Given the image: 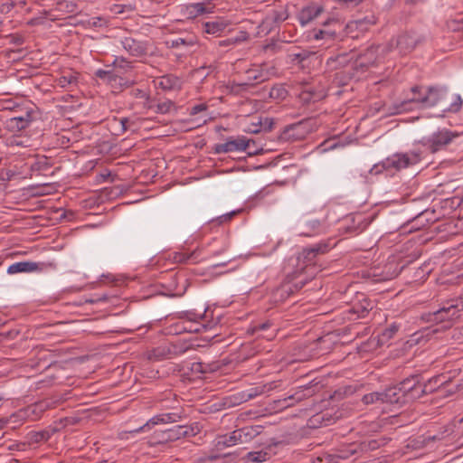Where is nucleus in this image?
I'll list each match as a JSON object with an SVG mask.
<instances>
[{"mask_svg":"<svg viewBox=\"0 0 463 463\" xmlns=\"http://www.w3.org/2000/svg\"><path fill=\"white\" fill-rule=\"evenodd\" d=\"M354 443L349 444L346 449L340 450L338 457L340 458H348L349 457L353 456L354 454L350 453L351 446Z\"/></svg>","mask_w":463,"mask_h":463,"instance_id":"obj_50","label":"nucleus"},{"mask_svg":"<svg viewBox=\"0 0 463 463\" xmlns=\"http://www.w3.org/2000/svg\"><path fill=\"white\" fill-rule=\"evenodd\" d=\"M420 161V155L414 151L407 153H396L383 160L380 164L374 165L376 173H379V167L387 171H400L411 165H414Z\"/></svg>","mask_w":463,"mask_h":463,"instance_id":"obj_6","label":"nucleus"},{"mask_svg":"<svg viewBox=\"0 0 463 463\" xmlns=\"http://www.w3.org/2000/svg\"><path fill=\"white\" fill-rule=\"evenodd\" d=\"M440 384L439 377H433L428 383L421 384L417 375H411L399 384L389 387L382 392L383 402L402 406L420 398L428 392H433Z\"/></svg>","mask_w":463,"mask_h":463,"instance_id":"obj_1","label":"nucleus"},{"mask_svg":"<svg viewBox=\"0 0 463 463\" xmlns=\"http://www.w3.org/2000/svg\"><path fill=\"white\" fill-rule=\"evenodd\" d=\"M130 96L136 99H148L147 92L141 89H132L129 92Z\"/></svg>","mask_w":463,"mask_h":463,"instance_id":"obj_46","label":"nucleus"},{"mask_svg":"<svg viewBox=\"0 0 463 463\" xmlns=\"http://www.w3.org/2000/svg\"><path fill=\"white\" fill-rule=\"evenodd\" d=\"M16 5L20 6V7H24L25 5H26V2L25 1H19L18 3H15Z\"/></svg>","mask_w":463,"mask_h":463,"instance_id":"obj_63","label":"nucleus"},{"mask_svg":"<svg viewBox=\"0 0 463 463\" xmlns=\"http://www.w3.org/2000/svg\"><path fill=\"white\" fill-rule=\"evenodd\" d=\"M214 5L211 2L194 3L186 6V11L189 18H195L204 14H211L213 12Z\"/></svg>","mask_w":463,"mask_h":463,"instance_id":"obj_19","label":"nucleus"},{"mask_svg":"<svg viewBox=\"0 0 463 463\" xmlns=\"http://www.w3.org/2000/svg\"><path fill=\"white\" fill-rule=\"evenodd\" d=\"M11 42L16 45H22L24 42V37L18 34L10 35Z\"/></svg>","mask_w":463,"mask_h":463,"instance_id":"obj_53","label":"nucleus"},{"mask_svg":"<svg viewBox=\"0 0 463 463\" xmlns=\"http://www.w3.org/2000/svg\"><path fill=\"white\" fill-rule=\"evenodd\" d=\"M362 401L366 405L383 403V397H382V392H374L367 393L363 396Z\"/></svg>","mask_w":463,"mask_h":463,"instance_id":"obj_40","label":"nucleus"},{"mask_svg":"<svg viewBox=\"0 0 463 463\" xmlns=\"http://www.w3.org/2000/svg\"><path fill=\"white\" fill-rule=\"evenodd\" d=\"M314 394V392L311 390L308 386H301L293 393L292 395L288 396V398L284 399V402L288 401H294L295 402H299L303 401L304 399H307L308 397H311Z\"/></svg>","mask_w":463,"mask_h":463,"instance_id":"obj_31","label":"nucleus"},{"mask_svg":"<svg viewBox=\"0 0 463 463\" xmlns=\"http://www.w3.org/2000/svg\"><path fill=\"white\" fill-rule=\"evenodd\" d=\"M199 432L200 428L198 423L191 425H176L167 430L155 431L151 438V442L153 444H165L175 441L182 438L194 437Z\"/></svg>","mask_w":463,"mask_h":463,"instance_id":"obj_5","label":"nucleus"},{"mask_svg":"<svg viewBox=\"0 0 463 463\" xmlns=\"http://www.w3.org/2000/svg\"><path fill=\"white\" fill-rule=\"evenodd\" d=\"M254 145L255 141L252 139H247L244 137H239L237 138H229L225 143L217 144L214 147L216 154H223L235 151H248V153L255 154L257 150H250V145Z\"/></svg>","mask_w":463,"mask_h":463,"instance_id":"obj_9","label":"nucleus"},{"mask_svg":"<svg viewBox=\"0 0 463 463\" xmlns=\"http://www.w3.org/2000/svg\"><path fill=\"white\" fill-rule=\"evenodd\" d=\"M427 87L428 86L423 85L412 86L410 89V93L411 94V97H408L406 99H404L400 105V107L397 109L396 112L399 113L403 110H406V105L409 103H417L423 108L425 103V97L427 95Z\"/></svg>","mask_w":463,"mask_h":463,"instance_id":"obj_15","label":"nucleus"},{"mask_svg":"<svg viewBox=\"0 0 463 463\" xmlns=\"http://www.w3.org/2000/svg\"><path fill=\"white\" fill-rule=\"evenodd\" d=\"M237 42H238V39H226V40L220 41L218 44L221 47H228V46L233 45Z\"/></svg>","mask_w":463,"mask_h":463,"instance_id":"obj_54","label":"nucleus"},{"mask_svg":"<svg viewBox=\"0 0 463 463\" xmlns=\"http://www.w3.org/2000/svg\"><path fill=\"white\" fill-rule=\"evenodd\" d=\"M364 21L370 24H376V18L374 15H372L370 17H365Z\"/></svg>","mask_w":463,"mask_h":463,"instance_id":"obj_58","label":"nucleus"},{"mask_svg":"<svg viewBox=\"0 0 463 463\" xmlns=\"http://www.w3.org/2000/svg\"><path fill=\"white\" fill-rule=\"evenodd\" d=\"M10 145L11 146H27V145L23 140H21L18 137H14L10 140Z\"/></svg>","mask_w":463,"mask_h":463,"instance_id":"obj_55","label":"nucleus"},{"mask_svg":"<svg viewBox=\"0 0 463 463\" xmlns=\"http://www.w3.org/2000/svg\"><path fill=\"white\" fill-rule=\"evenodd\" d=\"M380 51L381 52H383L384 47L380 45H372L357 56H355L354 53H351V57L349 59L347 58L349 54L341 53L335 57H330L327 60V65H331L335 62L344 66L348 61H353L351 63V69L353 71L352 76L360 78L362 74L366 72L371 67L376 66L380 61Z\"/></svg>","mask_w":463,"mask_h":463,"instance_id":"obj_2","label":"nucleus"},{"mask_svg":"<svg viewBox=\"0 0 463 463\" xmlns=\"http://www.w3.org/2000/svg\"><path fill=\"white\" fill-rule=\"evenodd\" d=\"M381 446V442L376 439L364 440L358 444H354L351 446V454H360L368 452L371 450H375Z\"/></svg>","mask_w":463,"mask_h":463,"instance_id":"obj_26","label":"nucleus"},{"mask_svg":"<svg viewBox=\"0 0 463 463\" xmlns=\"http://www.w3.org/2000/svg\"><path fill=\"white\" fill-rule=\"evenodd\" d=\"M171 48H178L180 46H194L197 43L195 36L178 37L167 43Z\"/></svg>","mask_w":463,"mask_h":463,"instance_id":"obj_34","label":"nucleus"},{"mask_svg":"<svg viewBox=\"0 0 463 463\" xmlns=\"http://www.w3.org/2000/svg\"><path fill=\"white\" fill-rule=\"evenodd\" d=\"M457 137V133L444 128L433 133L427 138H423L420 142L430 152L436 153L444 149Z\"/></svg>","mask_w":463,"mask_h":463,"instance_id":"obj_8","label":"nucleus"},{"mask_svg":"<svg viewBox=\"0 0 463 463\" xmlns=\"http://www.w3.org/2000/svg\"><path fill=\"white\" fill-rule=\"evenodd\" d=\"M245 72L255 86L269 80V72L261 66H253Z\"/></svg>","mask_w":463,"mask_h":463,"instance_id":"obj_27","label":"nucleus"},{"mask_svg":"<svg viewBox=\"0 0 463 463\" xmlns=\"http://www.w3.org/2000/svg\"><path fill=\"white\" fill-rule=\"evenodd\" d=\"M403 268L404 265L400 266L397 263L396 259L394 257L390 258L384 266L386 279H392L393 278H396L401 273Z\"/></svg>","mask_w":463,"mask_h":463,"instance_id":"obj_30","label":"nucleus"},{"mask_svg":"<svg viewBox=\"0 0 463 463\" xmlns=\"http://www.w3.org/2000/svg\"><path fill=\"white\" fill-rule=\"evenodd\" d=\"M312 37L315 40H326L333 42L336 38V33L335 31L332 30H314L312 33Z\"/></svg>","mask_w":463,"mask_h":463,"instance_id":"obj_38","label":"nucleus"},{"mask_svg":"<svg viewBox=\"0 0 463 463\" xmlns=\"http://www.w3.org/2000/svg\"><path fill=\"white\" fill-rule=\"evenodd\" d=\"M207 107L205 104H198V105H195L194 106L192 109H191V112L190 114L191 115H196L198 114L199 112H202V111H204L206 110Z\"/></svg>","mask_w":463,"mask_h":463,"instance_id":"obj_52","label":"nucleus"},{"mask_svg":"<svg viewBox=\"0 0 463 463\" xmlns=\"http://www.w3.org/2000/svg\"><path fill=\"white\" fill-rule=\"evenodd\" d=\"M184 330L188 332H198L199 331V325L197 323H192L189 326H183Z\"/></svg>","mask_w":463,"mask_h":463,"instance_id":"obj_56","label":"nucleus"},{"mask_svg":"<svg viewBox=\"0 0 463 463\" xmlns=\"http://www.w3.org/2000/svg\"><path fill=\"white\" fill-rule=\"evenodd\" d=\"M298 128V126H297V125L290 127V128L287 129L286 134H288L289 136V132L297 129Z\"/></svg>","mask_w":463,"mask_h":463,"instance_id":"obj_62","label":"nucleus"},{"mask_svg":"<svg viewBox=\"0 0 463 463\" xmlns=\"http://www.w3.org/2000/svg\"><path fill=\"white\" fill-rule=\"evenodd\" d=\"M236 213H237V212L232 211V212H231V213H226V214H223V215H222V216L218 217L216 221L218 222V223H219V224H222V223H223V222H227L231 221V220H232V218Z\"/></svg>","mask_w":463,"mask_h":463,"instance_id":"obj_47","label":"nucleus"},{"mask_svg":"<svg viewBox=\"0 0 463 463\" xmlns=\"http://www.w3.org/2000/svg\"><path fill=\"white\" fill-rule=\"evenodd\" d=\"M158 86L165 90H179L182 86V80L177 76L167 74L160 78Z\"/></svg>","mask_w":463,"mask_h":463,"instance_id":"obj_24","label":"nucleus"},{"mask_svg":"<svg viewBox=\"0 0 463 463\" xmlns=\"http://www.w3.org/2000/svg\"><path fill=\"white\" fill-rule=\"evenodd\" d=\"M57 84L61 88H67L71 84H75L77 81V77L74 72L70 71L66 74L61 75L57 80Z\"/></svg>","mask_w":463,"mask_h":463,"instance_id":"obj_39","label":"nucleus"},{"mask_svg":"<svg viewBox=\"0 0 463 463\" xmlns=\"http://www.w3.org/2000/svg\"><path fill=\"white\" fill-rule=\"evenodd\" d=\"M247 458L252 462H264L268 459L269 454L265 451H251L247 454Z\"/></svg>","mask_w":463,"mask_h":463,"instance_id":"obj_43","label":"nucleus"},{"mask_svg":"<svg viewBox=\"0 0 463 463\" xmlns=\"http://www.w3.org/2000/svg\"><path fill=\"white\" fill-rule=\"evenodd\" d=\"M463 310V303L459 300H451L444 303L441 307L434 312L425 313L422 320L436 325L431 333L436 334L451 327L452 322L459 317V312Z\"/></svg>","mask_w":463,"mask_h":463,"instance_id":"obj_3","label":"nucleus"},{"mask_svg":"<svg viewBox=\"0 0 463 463\" xmlns=\"http://www.w3.org/2000/svg\"><path fill=\"white\" fill-rule=\"evenodd\" d=\"M250 150L253 151V150H257V153L256 154H259V149L257 147H255V144L254 145H250Z\"/></svg>","mask_w":463,"mask_h":463,"instance_id":"obj_64","label":"nucleus"},{"mask_svg":"<svg viewBox=\"0 0 463 463\" xmlns=\"http://www.w3.org/2000/svg\"><path fill=\"white\" fill-rule=\"evenodd\" d=\"M288 96V90L282 86H274L269 90V97L273 99L283 100Z\"/></svg>","mask_w":463,"mask_h":463,"instance_id":"obj_41","label":"nucleus"},{"mask_svg":"<svg viewBox=\"0 0 463 463\" xmlns=\"http://www.w3.org/2000/svg\"><path fill=\"white\" fill-rule=\"evenodd\" d=\"M123 49L131 56L141 58L148 53L149 43L132 37H125L121 40Z\"/></svg>","mask_w":463,"mask_h":463,"instance_id":"obj_12","label":"nucleus"},{"mask_svg":"<svg viewBox=\"0 0 463 463\" xmlns=\"http://www.w3.org/2000/svg\"><path fill=\"white\" fill-rule=\"evenodd\" d=\"M396 44L401 52L407 53L415 48L417 40L412 35L404 33L398 37Z\"/></svg>","mask_w":463,"mask_h":463,"instance_id":"obj_25","label":"nucleus"},{"mask_svg":"<svg viewBox=\"0 0 463 463\" xmlns=\"http://www.w3.org/2000/svg\"><path fill=\"white\" fill-rule=\"evenodd\" d=\"M190 369L194 374H205L217 371L219 369V364L217 363L207 364L203 362H194L191 364Z\"/></svg>","mask_w":463,"mask_h":463,"instance_id":"obj_28","label":"nucleus"},{"mask_svg":"<svg viewBox=\"0 0 463 463\" xmlns=\"http://www.w3.org/2000/svg\"><path fill=\"white\" fill-rule=\"evenodd\" d=\"M229 21L223 18H217L214 21H209L203 24V32L213 36H220L229 26Z\"/></svg>","mask_w":463,"mask_h":463,"instance_id":"obj_18","label":"nucleus"},{"mask_svg":"<svg viewBox=\"0 0 463 463\" xmlns=\"http://www.w3.org/2000/svg\"><path fill=\"white\" fill-rule=\"evenodd\" d=\"M323 12L324 7L321 5L312 3L300 10L298 21L304 26L318 17Z\"/></svg>","mask_w":463,"mask_h":463,"instance_id":"obj_17","label":"nucleus"},{"mask_svg":"<svg viewBox=\"0 0 463 463\" xmlns=\"http://www.w3.org/2000/svg\"><path fill=\"white\" fill-rule=\"evenodd\" d=\"M339 4L351 5L353 6L358 5L363 0H337Z\"/></svg>","mask_w":463,"mask_h":463,"instance_id":"obj_57","label":"nucleus"},{"mask_svg":"<svg viewBox=\"0 0 463 463\" xmlns=\"http://www.w3.org/2000/svg\"><path fill=\"white\" fill-rule=\"evenodd\" d=\"M95 75L114 89L127 88L132 84L128 79L119 76L112 68L108 70L99 69L95 72Z\"/></svg>","mask_w":463,"mask_h":463,"instance_id":"obj_11","label":"nucleus"},{"mask_svg":"<svg viewBox=\"0 0 463 463\" xmlns=\"http://www.w3.org/2000/svg\"><path fill=\"white\" fill-rule=\"evenodd\" d=\"M39 269V264L33 261H20L10 265L7 269L8 274L29 273Z\"/></svg>","mask_w":463,"mask_h":463,"instance_id":"obj_22","label":"nucleus"},{"mask_svg":"<svg viewBox=\"0 0 463 463\" xmlns=\"http://www.w3.org/2000/svg\"><path fill=\"white\" fill-rule=\"evenodd\" d=\"M271 324L268 321L265 323L259 324L254 326L251 329L252 333H257L259 331H265L270 327Z\"/></svg>","mask_w":463,"mask_h":463,"instance_id":"obj_49","label":"nucleus"},{"mask_svg":"<svg viewBox=\"0 0 463 463\" xmlns=\"http://www.w3.org/2000/svg\"><path fill=\"white\" fill-rule=\"evenodd\" d=\"M256 430L251 426L243 427L232 431L229 436H224L222 443L226 447H232L238 443L250 441L255 435Z\"/></svg>","mask_w":463,"mask_h":463,"instance_id":"obj_13","label":"nucleus"},{"mask_svg":"<svg viewBox=\"0 0 463 463\" xmlns=\"http://www.w3.org/2000/svg\"><path fill=\"white\" fill-rule=\"evenodd\" d=\"M28 24H30V25H35V24H38V19H37V18H33V19H31V20L28 22Z\"/></svg>","mask_w":463,"mask_h":463,"instance_id":"obj_61","label":"nucleus"},{"mask_svg":"<svg viewBox=\"0 0 463 463\" xmlns=\"http://www.w3.org/2000/svg\"><path fill=\"white\" fill-rule=\"evenodd\" d=\"M14 6H16V4L14 1L5 2L1 5V11L8 13L10 12Z\"/></svg>","mask_w":463,"mask_h":463,"instance_id":"obj_51","label":"nucleus"},{"mask_svg":"<svg viewBox=\"0 0 463 463\" xmlns=\"http://www.w3.org/2000/svg\"><path fill=\"white\" fill-rule=\"evenodd\" d=\"M50 437V432L47 430L31 431L27 434V440L29 444H37L43 441H47Z\"/></svg>","mask_w":463,"mask_h":463,"instance_id":"obj_35","label":"nucleus"},{"mask_svg":"<svg viewBox=\"0 0 463 463\" xmlns=\"http://www.w3.org/2000/svg\"><path fill=\"white\" fill-rule=\"evenodd\" d=\"M326 225L323 222L317 219H311L305 222L301 235L306 237H312L325 232Z\"/></svg>","mask_w":463,"mask_h":463,"instance_id":"obj_20","label":"nucleus"},{"mask_svg":"<svg viewBox=\"0 0 463 463\" xmlns=\"http://www.w3.org/2000/svg\"><path fill=\"white\" fill-rule=\"evenodd\" d=\"M128 119L127 118H121L120 122L124 129H127V124L128 123Z\"/></svg>","mask_w":463,"mask_h":463,"instance_id":"obj_60","label":"nucleus"},{"mask_svg":"<svg viewBox=\"0 0 463 463\" xmlns=\"http://www.w3.org/2000/svg\"><path fill=\"white\" fill-rule=\"evenodd\" d=\"M55 10L63 14L76 13L78 4L74 1L60 0L55 5Z\"/></svg>","mask_w":463,"mask_h":463,"instance_id":"obj_33","label":"nucleus"},{"mask_svg":"<svg viewBox=\"0 0 463 463\" xmlns=\"http://www.w3.org/2000/svg\"><path fill=\"white\" fill-rule=\"evenodd\" d=\"M180 419H181V414L176 413V412L161 413V414L156 415L153 418H151L150 420H148L141 427L132 430H129L128 433L137 434L139 432H146V431L150 430L153 427H155L157 424L176 422Z\"/></svg>","mask_w":463,"mask_h":463,"instance_id":"obj_10","label":"nucleus"},{"mask_svg":"<svg viewBox=\"0 0 463 463\" xmlns=\"http://www.w3.org/2000/svg\"><path fill=\"white\" fill-rule=\"evenodd\" d=\"M373 307V302L367 298L364 294H360L356 297V302L349 307L348 313L351 316H355L354 319L365 317L369 311Z\"/></svg>","mask_w":463,"mask_h":463,"instance_id":"obj_16","label":"nucleus"},{"mask_svg":"<svg viewBox=\"0 0 463 463\" xmlns=\"http://www.w3.org/2000/svg\"><path fill=\"white\" fill-rule=\"evenodd\" d=\"M325 97L322 92H316L311 88L303 90L300 94V99L305 102H316Z\"/></svg>","mask_w":463,"mask_h":463,"instance_id":"obj_37","label":"nucleus"},{"mask_svg":"<svg viewBox=\"0 0 463 463\" xmlns=\"http://www.w3.org/2000/svg\"><path fill=\"white\" fill-rule=\"evenodd\" d=\"M173 107L174 103L171 100H166L157 105L156 111L162 114H165L169 112Z\"/></svg>","mask_w":463,"mask_h":463,"instance_id":"obj_45","label":"nucleus"},{"mask_svg":"<svg viewBox=\"0 0 463 463\" xmlns=\"http://www.w3.org/2000/svg\"><path fill=\"white\" fill-rule=\"evenodd\" d=\"M107 68H112L117 72H128L133 69V62L122 56H116L112 64L108 65Z\"/></svg>","mask_w":463,"mask_h":463,"instance_id":"obj_29","label":"nucleus"},{"mask_svg":"<svg viewBox=\"0 0 463 463\" xmlns=\"http://www.w3.org/2000/svg\"><path fill=\"white\" fill-rule=\"evenodd\" d=\"M448 94V89L445 87L428 86L423 108H432L443 104Z\"/></svg>","mask_w":463,"mask_h":463,"instance_id":"obj_14","label":"nucleus"},{"mask_svg":"<svg viewBox=\"0 0 463 463\" xmlns=\"http://www.w3.org/2000/svg\"><path fill=\"white\" fill-rule=\"evenodd\" d=\"M463 100L459 95H454L451 104L443 109V112L457 113L461 109Z\"/></svg>","mask_w":463,"mask_h":463,"instance_id":"obj_42","label":"nucleus"},{"mask_svg":"<svg viewBox=\"0 0 463 463\" xmlns=\"http://www.w3.org/2000/svg\"><path fill=\"white\" fill-rule=\"evenodd\" d=\"M288 17V10L285 7L272 10L266 17L267 21H271L275 24H280L286 21Z\"/></svg>","mask_w":463,"mask_h":463,"instance_id":"obj_32","label":"nucleus"},{"mask_svg":"<svg viewBox=\"0 0 463 463\" xmlns=\"http://www.w3.org/2000/svg\"><path fill=\"white\" fill-rule=\"evenodd\" d=\"M14 175V173L11 170H2L0 171V180L1 181H10Z\"/></svg>","mask_w":463,"mask_h":463,"instance_id":"obj_48","label":"nucleus"},{"mask_svg":"<svg viewBox=\"0 0 463 463\" xmlns=\"http://www.w3.org/2000/svg\"><path fill=\"white\" fill-rule=\"evenodd\" d=\"M305 284H306V280L301 279V280L298 281V282L294 285V287L296 288V289H297V290H298V289L302 288L304 287V285H305Z\"/></svg>","mask_w":463,"mask_h":463,"instance_id":"obj_59","label":"nucleus"},{"mask_svg":"<svg viewBox=\"0 0 463 463\" xmlns=\"http://www.w3.org/2000/svg\"><path fill=\"white\" fill-rule=\"evenodd\" d=\"M399 330V326L395 323L390 325L387 328H385L378 337V342L381 345L386 344L390 339H392L395 334Z\"/></svg>","mask_w":463,"mask_h":463,"instance_id":"obj_36","label":"nucleus"},{"mask_svg":"<svg viewBox=\"0 0 463 463\" xmlns=\"http://www.w3.org/2000/svg\"><path fill=\"white\" fill-rule=\"evenodd\" d=\"M6 103L7 105L4 109L13 112V115L5 121V127L8 131L17 133L24 130L35 119L36 111L31 106L16 105L12 107L10 106L11 101Z\"/></svg>","mask_w":463,"mask_h":463,"instance_id":"obj_4","label":"nucleus"},{"mask_svg":"<svg viewBox=\"0 0 463 463\" xmlns=\"http://www.w3.org/2000/svg\"><path fill=\"white\" fill-rule=\"evenodd\" d=\"M257 395L258 392L256 391V389H251L248 392H242L241 393H240L241 397L238 399V403L248 402L249 400L256 397Z\"/></svg>","mask_w":463,"mask_h":463,"instance_id":"obj_44","label":"nucleus"},{"mask_svg":"<svg viewBox=\"0 0 463 463\" xmlns=\"http://www.w3.org/2000/svg\"><path fill=\"white\" fill-rule=\"evenodd\" d=\"M254 83L250 80V77L245 72L239 80H229L227 88L231 92L239 94L242 91L248 90L250 88L254 87Z\"/></svg>","mask_w":463,"mask_h":463,"instance_id":"obj_21","label":"nucleus"},{"mask_svg":"<svg viewBox=\"0 0 463 463\" xmlns=\"http://www.w3.org/2000/svg\"><path fill=\"white\" fill-rule=\"evenodd\" d=\"M329 241H320L311 247L304 248L298 255V272H307L315 269L316 259L319 254H325L332 249Z\"/></svg>","mask_w":463,"mask_h":463,"instance_id":"obj_7","label":"nucleus"},{"mask_svg":"<svg viewBox=\"0 0 463 463\" xmlns=\"http://www.w3.org/2000/svg\"><path fill=\"white\" fill-rule=\"evenodd\" d=\"M201 251L195 249L191 252L176 251L172 254V260L175 263H196L199 261Z\"/></svg>","mask_w":463,"mask_h":463,"instance_id":"obj_23","label":"nucleus"}]
</instances>
